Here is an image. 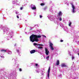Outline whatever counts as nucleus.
Segmentation results:
<instances>
[{"instance_id": "24", "label": "nucleus", "mask_w": 79, "mask_h": 79, "mask_svg": "<svg viewBox=\"0 0 79 79\" xmlns=\"http://www.w3.org/2000/svg\"><path fill=\"white\" fill-rule=\"evenodd\" d=\"M40 18H42V16L41 15H40Z\"/></svg>"}, {"instance_id": "31", "label": "nucleus", "mask_w": 79, "mask_h": 79, "mask_svg": "<svg viewBox=\"0 0 79 79\" xmlns=\"http://www.w3.org/2000/svg\"><path fill=\"white\" fill-rule=\"evenodd\" d=\"M77 55H78L79 56V53H78Z\"/></svg>"}, {"instance_id": "23", "label": "nucleus", "mask_w": 79, "mask_h": 79, "mask_svg": "<svg viewBox=\"0 0 79 79\" xmlns=\"http://www.w3.org/2000/svg\"><path fill=\"white\" fill-rule=\"evenodd\" d=\"M60 42H63V40H61Z\"/></svg>"}, {"instance_id": "32", "label": "nucleus", "mask_w": 79, "mask_h": 79, "mask_svg": "<svg viewBox=\"0 0 79 79\" xmlns=\"http://www.w3.org/2000/svg\"><path fill=\"white\" fill-rule=\"evenodd\" d=\"M3 19H4V18H3Z\"/></svg>"}, {"instance_id": "6", "label": "nucleus", "mask_w": 79, "mask_h": 79, "mask_svg": "<svg viewBox=\"0 0 79 79\" xmlns=\"http://www.w3.org/2000/svg\"><path fill=\"white\" fill-rule=\"evenodd\" d=\"M35 52V50H33L30 51V53H31V54H32V53H34Z\"/></svg>"}, {"instance_id": "9", "label": "nucleus", "mask_w": 79, "mask_h": 79, "mask_svg": "<svg viewBox=\"0 0 79 79\" xmlns=\"http://www.w3.org/2000/svg\"><path fill=\"white\" fill-rule=\"evenodd\" d=\"M56 65H59V64H60V61H59V60H57V62L56 63Z\"/></svg>"}, {"instance_id": "12", "label": "nucleus", "mask_w": 79, "mask_h": 79, "mask_svg": "<svg viewBox=\"0 0 79 79\" xmlns=\"http://www.w3.org/2000/svg\"><path fill=\"white\" fill-rule=\"evenodd\" d=\"M35 9H36V7H32V10H35Z\"/></svg>"}, {"instance_id": "22", "label": "nucleus", "mask_w": 79, "mask_h": 79, "mask_svg": "<svg viewBox=\"0 0 79 79\" xmlns=\"http://www.w3.org/2000/svg\"><path fill=\"white\" fill-rule=\"evenodd\" d=\"M35 66H38V64H35Z\"/></svg>"}, {"instance_id": "10", "label": "nucleus", "mask_w": 79, "mask_h": 79, "mask_svg": "<svg viewBox=\"0 0 79 79\" xmlns=\"http://www.w3.org/2000/svg\"><path fill=\"white\" fill-rule=\"evenodd\" d=\"M58 15L59 16H61V14H62V13H61V12L60 11L58 13Z\"/></svg>"}, {"instance_id": "11", "label": "nucleus", "mask_w": 79, "mask_h": 79, "mask_svg": "<svg viewBox=\"0 0 79 79\" xmlns=\"http://www.w3.org/2000/svg\"><path fill=\"white\" fill-rule=\"evenodd\" d=\"M8 53V54L11 55V53H12V52H11V51H9Z\"/></svg>"}, {"instance_id": "7", "label": "nucleus", "mask_w": 79, "mask_h": 79, "mask_svg": "<svg viewBox=\"0 0 79 79\" xmlns=\"http://www.w3.org/2000/svg\"><path fill=\"white\" fill-rule=\"evenodd\" d=\"M61 66L62 67H66L67 66H66V65L65 64L63 63L61 64Z\"/></svg>"}, {"instance_id": "21", "label": "nucleus", "mask_w": 79, "mask_h": 79, "mask_svg": "<svg viewBox=\"0 0 79 79\" xmlns=\"http://www.w3.org/2000/svg\"><path fill=\"white\" fill-rule=\"evenodd\" d=\"M19 71H22V69H21V68L19 69Z\"/></svg>"}, {"instance_id": "1", "label": "nucleus", "mask_w": 79, "mask_h": 79, "mask_svg": "<svg viewBox=\"0 0 79 79\" xmlns=\"http://www.w3.org/2000/svg\"><path fill=\"white\" fill-rule=\"evenodd\" d=\"M40 37H41V36L40 35H37L32 34L30 37V40L31 42H34L35 41L37 42L38 41H39V39H38V38H40Z\"/></svg>"}, {"instance_id": "26", "label": "nucleus", "mask_w": 79, "mask_h": 79, "mask_svg": "<svg viewBox=\"0 0 79 79\" xmlns=\"http://www.w3.org/2000/svg\"><path fill=\"white\" fill-rule=\"evenodd\" d=\"M17 52H19V49H17Z\"/></svg>"}, {"instance_id": "17", "label": "nucleus", "mask_w": 79, "mask_h": 79, "mask_svg": "<svg viewBox=\"0 0 79 79\" xmlns=\"http://www.w3.org/2000/svg\"><path fill=\"white\" fill-rule=\"evenodd\" d=\"M38 48H40V49L41 48H43V47H42L40 46L38 47Z\"/></svg>"}, {"instance_id": "8", "label": "nucleus", "mask_w": 79, "mask_h": 79, "mask_svg": "<svg viewBox=\"0 0 79 79\" xmlns=\"http://www.w3.org/2000/svg\"><path fill=\"white\" fill-rule=\"evenodd\" d=\"M1 52H3V53H5V52H6V50L2 49L1 50Z\"/></svg>"}, {"instance_id": "20", "label": "nucleus", "mask_w": 79, "mask_h": 79, "mask_svg": "<svg viewBox=\"0 0 79 79\" xmlns=\"http://www.w3.org/2000/svg\"><path fill=\"white\" fill-rule=\"evenodd\" d=\"M47 9V7H45L44 9V10H45Z\"/></svg>"}, {"instance_id": "29", "label": "nucleus", "mask_w": 79, "mask_h": 79, "mask_svg": "<svg viewBox=\"0 0 79 79\" xmlns=\"http://www.w3.org/2000/svg\"><path fill=\"white\" fill-rule=\"evenodd\" d=\"M43 36H44V37H45V38H46V36H45V35H44Z\"/></svg>"}, {"instance_id": "13", "label": "nucleus", "mask_w": 79, "mask_h": 79, "mask_svg": "<svg viewBox=\"0 0 79 79\" xmlns=\"http://www.w3.org/2000/svg\"><path fill=\"white\" fill-rule=\"evenodd\" d=\"M49 58H50V56H47V57H46V58L47 60H48V59Z\"/></svg>"}, {"instance_id": "30", "label": "nucleus", "mask_w": 79, "mask_h": 79, "mask_svg": "<svg viewBox=\"0 0 79 79\" xmlns=\"http://www.w3.org/2000/svg\"><path fill=\"white\" fill-rule=\"evenodd\" d=\"M16 15H18V12H15Z\"/></svg>"}, {"instance_id": "14", "label": "nucleus", "mask_w": 79, "mask_h": 79, "mask_svg": "<svg viewBox=\"0 0 79 79\" xmlns=\"http://www.w3.org/2000/svg\"><path fill=\"white\" fill-rule=\"evenodd\" d=\"M71 22H69V26H70L71 25Z\"/></svg>"}, {"instance_id": "3", "label": "nucleus", "mask_w": 79, "mask_h": 79, "mask_svg": "<svg viewBox=\"0 0 79 79\" xmlns=\"http://www.w3.org/2000/svg\"><path fill=\"white\" fill-rule=\"evenodd\" d=\"M71 5H72V8H73L72 9V12L73 13H75V8H76V7L74 6L73 4V3H71Z\"/></svg>"}, {"instance_id": "33", "label": "nucleus", "mask_w": 79, "mask_h": 79, "mask_svg": "<svg viewBox=\"0 0 79 79\" xmlns=\"http://www.w3.org/2000/svg\"><path fill=\"white\" fill-rule=\"evenodd\" d=\"M60 21H61V20H60Z\"/></svg>"}, {"instance_id": "28", "label": "nucleus", "mask_w": 79, "mask_h": 79, "mask_svg": "<svg viewBox=\"0 0 79 79\" xmlns=\"http://www.w3.org/2000/svg\"><path fill=\"white\" fill-rule=\"evenodd\" d=\"M17 18H18V19H19V16H17Z\"/></svg>"}, {"instance_id": "27", "label": "nucleus", "mask_w": 79, "mask_h": 79, "mask_svg": "<svg viewBox=\"0 0 79 79\" xmlns=\"http://www.w3.org/2000/svg\"><path fill=\"white\" fill-rule=\"evenodd\" d=\"M72 59H74V56L72 57Z\"/></svg>"}, {"instance_id": "16", "label": "nucleus", "mask_w": 79, "mask_h": 79, "mask_svg": "<svg viewBox=\"0 0 79 79\" xmlns=\"http://www.w3.org/2000/svg\"><path fill=\"white\" fill-rule=\"evenodd\" d=\"M33 45L34 46H35V45H38V44L37 43H34L33 44Z\"/></svg>"}, {"instance_id": "15", "label": "nucleus", "mask_w": 79, "mask_h": 79, "mask_svg": "<svg viewBox=\"0 0 79 79\" xmlns=\"http://www.w3.org/2000/svg\"><path fill=\"white\" fill-rule=\"evenodd\" d=\"M44 5H45V4L44 3H41L40 4V5L41 6H44Z\"/></svg>"}, {"instance_id": "5", "label": "nucleus", "mask_w": 79, "mask_h": 79, "mask_svg": "<svg viewBox=\"0 0 79 79\" xmlns=\"http://www.w3.org/2000/svg\"><path fill=\"white\" fill-rule=\"evenodd\" d=\"M50 67H49L48 69V78H49V75L50 74Z\"/></svg>"}, {"instance_id": "25", "label": "nucleus", "mask_w": 79, "mask_h": 79, "mask_svg": "<svg viewBox=\"0 0 79 79\" xmlns=\"http://www.w3.org/2000/svg\"><path fill=\"white\" fill-rule=\"evenodd\" d=\"M59 19H60V20H62V19H61V18L60 17Z\"/></svg>"}, {"instance_id": "2", "label": "nucleus", "mask_w": 79, "mask_h": 79, "mask_svg": "<svg viewBox=\"0 0 79 79\" xmlns=\"http://www.w3.org/2000/svg\"><path fill=\"white\" fill-rule=\"evenodd\" d=\"M53 44L51 42H49V46L52 50H54V48L53 47Z\"/></svg>"}, {"instance_id": "19", "label": "nucleus", "mask_w": 79, "mask_h": 79, "mask_svg": "<svg viewBox=\"0 0 79 79\" xmlns=\"http://www.w3.org/2000/svg\"><path fill=\"white\" fill-rule=\"evenodd\" d=\"M23 6L21 7L20 8V9L21 10H23Z\"/></svg>"}, {"instance_id": "18", "label": "nucleus", "mask_w": 79, "mask_h": 79, "mask_svg": "<svg viewBox=\"0 0 79 79\" xmlns=\"http://www.w3.org/2000/svg\"><path fill=\"white\" fill-rule=\"evenodd\" d=\"M38 45H39V46H44V45L42 44H38Z\"/></svg>"}, {"instance_id": "4", "label": "nucleus", "mask_w": 79, "mask_h": 79, "mask_svg": "<svg viewBox=\"0 0 79 79\" xmlns=\"http://www.w3.org/2000/svg\"><path fill=\"white\" fill-rule=\"evenodd\" d=\"M45 49L46 55H48V53H49V51L48 50L47 48H45Z\"/></svg>"}]
</instances>
